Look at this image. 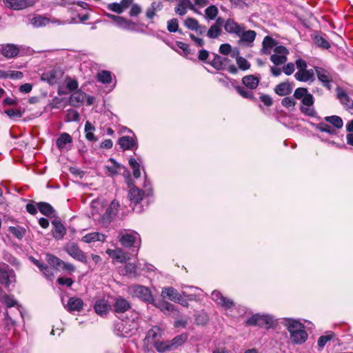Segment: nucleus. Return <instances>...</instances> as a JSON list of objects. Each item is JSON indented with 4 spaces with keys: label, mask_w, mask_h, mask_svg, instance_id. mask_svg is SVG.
Wrapping results in <instances>:
<instances>
[{
    "label": "nucleus",
    "mask_w": 353,
    "mask_h": 353,
    "mask_svg": "<svg viewBox=\"0 0 353 353\" xmlns=\"http://www.w3.org/2000/svg\"><path fill=\"white\" fill-rule=\"evenodd\" d=\"M87 94L81 90L72 93L70 97V104L74 107H79L83 104Z\"/></svg>",
    "instance_id": "nucleus-24"
},
{
    "label": "nucleus",
    "mask_w": 353,
    "mask_h": 353,
    "mask_svg": "<svg viewBox=\"0 0 353 353\" xmlns=\"http://www.w3.org/2000/svg\"><path fill=\"white\" fill-rule=\"evenodd\" d=\"M139 313L130 311L125 319H121L114 324V332L120 337H128L134 334L139 327Z\"/></svg>",
    "instance_id": "nucleus-1"
},
{
    "label": "nucleus",
    "mask_w": 353,
    "mask_h": 353,
    "mask_svg": "<svg viewBox=\"0 0 353 353\" xmlns=\"http://www.w3.org/2000/svg\"><path fill=\"white\" fill-rule=\"evenodd\" d=\"M119 241L124 248H134L138 253L141 247V237L139 233L134 230H123L119 232Z\"/></svg>",
    "instance_id": "nucleus-3"
},
{
    "label": "nucleus",
    "mask_w": 353,
    "mask_h": 353,
    "mask_svg": "<svg viewBox=\"0 0 353 353\" xmlns=\"http://www.w3.org/2000/svg\"><path fill=\"white\" fill-rule=\"evenodd\" d=\"M94 126L92 125L90 122L86 121L85 124V138L88 141L95 142L98 140L97 138L94 134Z\"/></svg>",
    "instance_id": "nucleus-44"
},
{
    "label": "nucleus",
    "mask_w": 353,
    "mask_h": 353,
    "mask_svg": "<svg viewBox=\"0 0 353 353\" xmlns=\"http://www.w3.org/2000/svg\"><path fill=\"white\" fill-rule=\"evenodd\" d=\"M129 164L133 170V176L134 178H139L141 176L140 164L134 158H131L129 160Z\"/></svg>",
    "instance_id": "nucleus-51"
},
{
    "label": "nucleus",
    "mask_w": 353,
    "mask_h": 353,
    "mask_svg": "<svg viewBox=\"0 0 353 353\" xmlns=\"http://www.w3.org/2000/svg\"><path fill=\"white\" fill-rule=\"evenodd\" d=\"M163 334V330L159 326H153L150 329L145 336V340L148 343H154V341H159Z\"/></svg>",
    "instance_id": "nucleus-17"
},
{
    "label": "nucleus",
    "mask_w": 353,
    "mask_h": 353,
    "mask_svg": "<svg viewBox=\"0 0 353 353\" xmlns=\"http://www.w3.org/2000/svg\"><path fill=\"white\" fill-rule=\"evenodd\" d=\"M3 2L7 8L14 10L32 7L35 3L34 0H3Z\"/></svg>",
    "instance_id": "nucleus-10"
},
{
    "label": "nucleus",
    "mask_w": 353,
    "mask_h": 353,
    "mask_svg": "<svg viewBox=\"0 0 353 353\" xmlns=\"http://www.w3.org/2000/svg\"><path fill=\"white\" fill-rule=\"evenodd\" d=\"M324 120L326 122L332 124L333 125L332 128H334L336 130L341 129L343 126V121L342 119L340 117L336 116V115L325 117L324 118Z\"/></svg>",
    "instance_id": "nucleus-39"
},
{
    "label": "nucleus",
    "mask_w": 353,
    "mask_h": 353,
    "mask_svg": "<svg viewBox=\"0 0 353 353\" xmlns=\"http://www.w3.org/2000/svg\"><path fill=\"white\" fill-rule=\"evenodd\" d=\"M313 125L319 131L326 132L330 135L337 134L336 130L325 123L321 122L317 124H313Z\"/></svg>",
    "instance_id": "nucleus-41"
},
{
    "label": "nucleus",
    "mask_w": 353,
    "mask_h": 353,
    "mask_svg": "<svg viewBox=\"0 0 353 353\" xmlns=\"http://www.w3.org/2000/svg\"><path fill=\"white\" fill-rule=\"evenodd\" d=\"M44 276L49 281H53L54 279V273L52 268L46 265L45 266H42V270Z\"/></svg>",
    "instance_id": "nucleus-57"
},
{
    "label": "nucleus",
    "mask_w": 353,
    "mask_h": 353,
    "mask_svg": "<svg viewBox=\"0 0 353 353\" xmlns=\"http://www.w3.org/2000/svg\"><path fill=\"white\" fill-rule=\"evenodd\" d=\"M151 194V189L143 190L137 188H132L128 192V198L131 203L137 204L143 200L145 196H149Z\"/></svg>",
    "instance_id": "nucleus-9"
},
{
    "label": "nucleus",
    "mask_w": 353,
    "mask_h": 353,
    "mask_svg": "<svg viewBox=\"0 0 353 353\" xmlns=\"http://www.w3.org/2000/svg\"><path fill=\"white\" fill-rule=\"evenodd\" d=\"M64 251L71 257L83 263H88L87 256L75 243H68L63 248Z\"/></svg>",
    "instance_id": "nucleus-6"
},
{
    "label": "nucleus",
    "mask_w": 353,
    "mask_h": 353,
    "mask_svg": "<svg viewBox=\"0 0 353 353\" xmlns=\"http://www.w3.org/2000/svg\"><path fill=\"white\" fill-rule=\"evenodd\" d=\"M72 142V139L71 136L68 133L63 132L57 139L56 145L60 150H62L65 148L67 144L71 143Z\"/></svg>",
    "instance_id": "nucleus-31"
},
{
    "label": "nucleus",
    "mask_w": 353,
    "mask_h": 353,
    "mask_svg": "<svg viewBox=\"0 0 353 353\" xmlns=\"http://www.w3.org/2000/svg\"><path fill=\"white\" fill-rule=\"evenodd\" d=\"M193 9V6L190 0H181L178 6L175 8V12L180 16H183L187 12L186 7Z\"/></svg>",
    "instance_id": "nucleus-38"
},
{
    "label": "nucleus",
    "mask_w": 353,
    "mask_h": 353,
    "mask_svg": "<svg viewBox=\"0 0 353 353\" xmlns=\"http://www.w3.org/2000/svg\"><path fill=\"white\" fill-rule=\"evenodd\" d=\"M219 10L214 5H211L205 10V18L208 20H214L217 17Z\"/></svg>",
    "instance_id": "nucleus-49"
},
{
    "label": "nucleus",
    "mask_w": 353,
    "mask_h": 353,
    "mask_svg": "<svg viewBox=\"0 0 353 353\" xmlns=\"http://www.w3.org/2000/svg\"><path fill=\"white\" fill-rule=\"evenodd\" d=\"M294 77L297 81L301 82H313L315 79L312 69L297 71Z\"/></svg>",
    "instance_id": "nucleus-20"
},
{
    "label": "nucleus",
    "mask_w": 353,
    "mask_h": 353,
    "mask_svg": "<svg viewBox=\"0 0 353 353\" xmlns=\"http://www.w3.org/2000/svg\"><path fill=\"white\" fill-rule=\"evenodd\" d=\"M271 61L276 65H280L287 61V57L285 54H274L270 57Z\"/></svg>",
    "instance_id": "nucleus-55"
},
{
    "label": "nucleus",
    "mask_w": 353,
    "mask_h": 353,
    "mask_svg": "<svg viewBox=\"0 0 353 353\" xmlns=\"http://www.w3.org/2000/svg\"><path fill=\"white\" fill-rule=\"evenodd\" d=\"M181 294L172 287L164 288L162 289L161 296L168 298L170 301L181 303Z\"/></svg>",
    "instance_id": "nucleus-19"
},
{
    "label": "nucleus",
    "mask_w": 353,
    "mask_h": 353,
    "mask_svg": "<svg viewBox=\"0 0 353 353\" xmlns=\"http://www.w3.org/2000/svg\"><path fill=\"white\" fill-rule=\"evenodd\" d=\"M2 301L6 304L7 307H12L17 306L19 313L22 316V312L21 310V306L19 305H18L17 301L14 299L13 296L5 295L2 298Z\"/></svg>",
    "instance_id": "nucleus-43"
},
{
    "label": "nucleus",
    "mask_w": 353,
    "mask_h": 353,
    "mask_svg": "<svg viewBox=\"0 0 353 353\" xmlns=\"http://www.w3.org/2000/svg\"><path fill=\"white\" fill-rule=\"evenodd\" d=\"M137 266L135 263H129L125 265L122 270L123 274H130L137 276Z\"/></svg>",
    "instance_id": "nucleus-52"
},
{
    "label": "nucleus",
    "mask_w": 353,
    "mask_h": 353,
    "mask_svg": "<svg viewBox=\"0 0 353 353\" xmlns=\"http://www.w3.org/2000/svg\"><path fill=\"white\" fill-rule=\"evenodd\" d=\"M245 29L243 24L236 23L233 19L228 18L225 20L224 23V30L226 32L230 34H235L236 36L240 35L241 30Z\"/></svg>",
    "instance_id": "nucleus-12"
},
{
    "label": "nucleus",
    "mask_w": 353,
    "mask_h": 353,
    "mask_svg": "<svg viewBox=\"0 0 353 353\" xmlns=\"http://www.w3.org/2000/svg\"><path fill=\"white\" fill-rule=\"evenodd\" d=\"M155 350L159 353L172 351L170 341H154L153 344Z\"/></svg>",
    "instance_id": "nucleus-32"
},
{
    "label": "nucleus",
    "mask_w": 353,
    "mask_h": 353,
    "mask_svg": "<svg viewBox=\"0 0 353 353\" xmlns=\"http://www.w3.org/2000/svg\"><path fill=\"white\" fill-rule=\"evenodd\" d=\"M79 86L78 82L75 79H72L68 77L66 79V87L70 91H74L77 90Z\"/></svg>",
    "instance_id": "nucleus-64"
},
{
    "label": "nucleus",
    "mask_w": 353,
    "mask_h": 353,
    "mask_svg": "<svg viewBox=\"0 0 353 353\" xmlns=\"http://www.w3.org/2000/svg\"><path fill=\"white\" fill-rule=\"evenodd\" d=\"M97 81L103 83H110L112 81L111 72L103 70L98 73Z\"/></svg>",
    "instance_id": "nucleus-50"
},
{
    "label": "nucleus",
    "mask_w": 353,
    "mask_h": 353,
    "mask_svg": "<svg viewBox=\"0 0 353 353\" xmlns=\"http://www.w3.org/2000/svg\"><path fill=\"white\" fill-rule=\"evenodd\" d=\"M130 307L131 304L130 301L121 296L116 298L113 304V309L116 313L123 314L125 312H129Z\"/></svg>",
    "instance_id": "nucleus-14"
},
{
    "label": "nucleus",
    "mask_w": 353,
    "mask_h": 353,
    "mask_svg": "<svg viewBox=\"0 0 353 353\" xmlns=\"http://www.w3.org/2000/svg\"><path fill=\"white\" fill-rule=\"evenodd\" d=\"M336 94L337 97L341 101V103L345 107L352 101V99L349 97L346 92L341 88H338L336 89Z\"/></svg>",
    "instance_id": "nucleus-48"
},
{
    "label": "nucleus",
    "mask_w": 353,
    "mask_h": 353,
    "mask_svg": "<svg viewBox=\"0 0 353 353\" xmlns=\"http://www.w3.org/2000/svg\"><path fill=\"white\" fill-rule=\"evenodd\" d=\"M108 307L109 305L107 303V301L104 299H100L96 301L94 308L97 314L103 316L107 313Z\"/></svg>",
    "instance_id": "nucleus-36"
},
{
    "label": "nucleus",
    "mask_w": 353,
    "mask_h": 353,
    "mask_svg": "<svg viewBox=\"0 0 353 353\" xmlns=\"http://www.w3.org/2000/svg\"><path fill=\"white\" fill-rule=\"evenodd\" d=\"M212 299L216 303L217 305L221 306L225 310L230 309L234 305V301L224 296L219 291L214 290L211 294Z\"/></svg>",
    "instance_id": "nucleus-8"
},
{
    "label": "nucleus",
    "mask_w": 353,
    "mask_h": 353,
    "mask_svg": "<svg viewBox=\"0 0 353 353\" xmlns=\"http://www.w3.org/2000/svg\"><path fill=\"white\" fill-rule=\"evenodd\" d=\"M8 230L12 235L19 239H22L26 233V230L19 226H10Z\"/></svg>",
    "instance_id": "nucleus-53"
},
{
    "label": "nucleus",
    "mask_w": 353,
    "mask_h": 353,
    "mask_svg": "<svg viewBox=\"0 0 353 353\" xmlns=\"http://www.w3.org/2000/svg\"><path fill=\"white\" fill-rule=\"evenodd\" d=\"M20 52L19 46L13 43H6L0 45V52L7 59L16 57Z\"/></svg>",
    "instance_id": "nucleus-13"
},
{
    "label": "nucleus",
    "mask_w": 353,
    "mask_h": 353,
    "mask_svg": "<svg viewBox=\"0 0 353 353\" xmlns=\"http://www.w3.org/2000/svg\"><path fill=\"white\" fill-rule=\"evenodd\" d=\"M109 161L112 163V165L107 166V168L112 174H117L122 170L126 171L125 168L118 163L114 159H110Z\"/></svg>",
    "instance_id": "nucleus-47"
},
{
    "label": "nucleus",
    "mask_w": 353,
    "mask_h": 353,
    "mask_svg": "<svg viewBox=\"0 0 353 353\" xmlns=\"http://www.w3.org/2000/svg\"><path fill=\"white\" fill-rule=\"evenodd\" d=\"M239 34L238 37L240 38L241 41L247 43L248 45L254 42L256 36L255 31L252 30H245V29L241 30Z\"/></svg>",
    "instance_id": "nucleus-29"
},
{
    "label": "nucleus",
    "mask_w": 353,
    "mask_h": 353,
    "mask_svg": "<svg viewBox=\"0 0 353 353\" xmlns=\"http://www.w3.org/2000/svg\"><path fill=\"white\" fill-rule=\"evenodd\" d=\"M236 64L239 69L242 70H246L250 68V63L242 57H236Z\"/></svg>",
    "instance_id": "nucleus-58"
},
{
    "label": "nucleus",
    "mask_w": 353,
    "mask_h": 353,
    "mask_svg": "<svg viewBox=\"0 0 353 353\" xmlns=\"http://www.w3.org/2000/svg\"><path fill=\"white\" fill-rule=\"evenodd\" d=\"M128 292L132 297L138 298L143 301L152 304L154 302L153 296L150 289L141 285H132L128 287Z\"/></svg>",
    "instance_id": "nucleus-4"
},
{
    "label": "nucleus",
    "mask_w": 353,
    "mask_h": 353,
    "mask_svg": "<svg viewBox=\"0 0 353 353\" xmlns=\"http://www.w3.org/2000/svg\"><path fill=\"white\" fill-rule=\"evenodd\" d=\"M188 334L185 333H183L181 334L176 336L172 340H170V342L172 350L181 346L188 340Z\"/></svg>",
    "instance_id": "nucleus-37"
},
{
    "label": "nucleus",
    "mask_w": 353,
    "mask_h": 353,
    "mask_svg": "<svg viewBox=\"0 0 353 353\" xmlns=\"http://www.w3.org/2000/svg\"><path fill=\"white\" fill-rule=\"evenodd\" d=\"M152 304L165 314H169L174 310V305L163 299L159 301L154 299V302Z\"/></svg>",
    "instance_id": "nucleus-23"
},
{
    "label": "nucleus",
    "mask_w": 353,
    "mask_h": 353,
    "mask_svg": "<svg viewBox=\"0 0 353 353\" xmlns=\"http://www.w3.org/2000/svg\"><path fill=\"white\" fill-rule=\"evenodd\" d=\"M54 226L53 236L57 239H61L66 233V229L65 226L58 221H52Z\"/></svg>",
    "instance_id": "nucleus-30"
},
{
    "label": "nucleus",
    "mask_w": 353,
    "mask_h": 353,
    "mask_svg": "<svg viewBox=\"0 0 353 353\" xmlns=\"http://www.w3.org/2000/svg\"><path fill=\"white\" fill-rule=\"evenodd\" d=\"M307 333L305 330V328L299 330V331L294 332L290 334V339L294 344H302L305 342L307 339Z\"/></svg>",
    "instance_id": "nucleus-21"
},
{
    "label": "nucleus",
    "mask_w": 353,
    "mask_h": 353,
    "mask_svg": "<svg viewBox=\"0 0 353 353\" xmlns=\"http://www.w3.org/2000/svg\"><path fill=\"white\" fill-rule=\"evenodd\" d=\"M293 97L296 99H301V105L299 109L302 114L311 117L316 115V111L314 107V98L313 95L308 92L305 88H298L294 92Z\"/></svg>",
    "instance_id": "nucleus-2"
},
{
    "label": "nucleus",
    "mask_w": 353,
    "mask_h": 353,
    "mask_svg": "<svg viewBox=\"0 0 353 353\" xmlns=\"http://www.w3.org/2000/svg\"><path fill=\"white\" fill-rule=\"evenodd\" d=\"M118 143L123 150H130L137 145L136 139L128 136H123L119 139Z\"/></svg>",
    "instance_id": "nucleus-26"
},
{
    "label": "nucleus",
    "mask_w": 353,
    "mask_h": 353,
    "mask_svg": "<svg viewBox=\"0 0 353 353\" xmlns=\"http://www.w3.org/2000/svg\"><path fill=\"white\" fill-rule=\"evenodd\" d=\"M334 337L332 332L327 333L325 335L320 336L318 339L317 344L319 350H322L325 344Z\"/></svg>",
    "instance_id": "nucleus-54"
},
{
    "label": "nucleus",
    "mask_w": 353,
    "mask_h": 353,
    "mask_svg": "<svg viewBox=\"0 0 353 353\" xmlns=\"http://www.w3.org/2000/svg\"><path fill=\"white\" fill-rule=\"evenodd\" d=\"M237 92L243 98L252 99H254V94L252 91H249L243 87H236Z\"/></svg>",
    "instance_id": "nucleus-61"
},
{
    "label": "nucleus",
    "mask_w": 353,
    "mask_h": 353,
    "mask_svg": "<svg viewBox=\"0 0 353 353\" xmlns=\"http://www.w3.org/2000/svg\"><path fill=\"white\" fill-rule=\"evenodd\" d=\"M199 24V21L192 17H188L184 21V26L190 30L195 31V30L197 29Z\"/></svg>",
    "instance_id": "nucleus-56"
},
{
    "label": "nucleus",
    "mask_w": 353,
    "mask_h": 353,
    "mask_svg": "<svg viewBox=\"0 0 353 353\" xmlns=\"http://www.w3.org/2000/svg\"><path fill=\"white\" fill-rule=\"evenodd\" d=\"M15 281V273L8 265H4L0 267V283L6 288Z\"/></svg>",
    "instance_id": "nucleus-7"
},
{
    "label": "nucleus",
    "mask_w": 353,
    "mask_h": 353,
    "mask_svg": "<svg viewBox=\"0 0 353 353\" xmlns=\"http://www.w3.org/2000/svg\"><path fill=\"white\" fill-rule=\"evenodd\" d=\"M245 323L248 325L259 326L268 329L273 326L274 319L272 316L268 314H256L249 318Z\"/></svg>",
    "instance_id": "nucleus-5"
},
{
    "label": "nucleus",
    "mask_w": 353,
    "mask_h": 353,
    "mask_svg": "<svg viewBox=\"0 0 353 353\" xmlns=\"http://www.w3.org/2000/svg\"><path fill=\"white\" fill-rule=\"evenodd\" d=\"M281 323L286 327L290 334L305 328V325L302 323L293 319H284Z\"/></svg>",
    "instance_id": "nucleus-18"
},
{
    "label": "nucleus",
    "mask_w": 353,
    "mask_h": 353,
    "mask_svg": "<svg viewBox=\"0 0 353 353\" xmlns=\"http://www.w3.org/2000/svg\"><path fill=\"white\" fill-rule=\"evenodd\" d=\"M314 40L318 46L324 49H328L330 47L329 42L322 37L315 36Z\"/></svg>",
    "instance_id": "nucleus-59"
},
{
    "label": "nucleus",
    "mask_w": 353,
    "mask_h": 353,
    "mask_svg": "<svg viewBox=\"0 0 353 353\" xmlns=\"http://www.w3.org/2000/svg\"><path fill=\"white\" fill-rule=\"evenodd\" d=\"M58 72L55 70H50L49 72H44L41 76V79L44 81H47L50 85H54L58 83L59 77Z\"/></svg>",
    "instance_id": "nucleus-35"
},
{
    "label": "nucleus",
    "mask_w": 353,
    "mask_h": 353,
    "mask_svg": "<svg viewBox=\"0 0 353 353\" xmlns=\"http://www.w3.org/2000/svg\"><path fill=\"white\" fill-rule=\"evenodd\" d=\"M294 83L292 82L285 81L276 85L274 88V92L279 96H287L292 92Z\"/></svg>",
    "instance_id": "nucleus-15"
},
{
    "label": "nucleus",
    "mask_w": 353,
    "mask_h": 353,
    "mask_svg": "<svg viewBox=\"0 0 353 353\" xmlns=\"http://www.w3.org/2000/svg\"><path fill=\"white\" fill-rule=\"evenodd\" d=\"M262 52L265 54H270L272 49L276 45L274 39L269 36H266L263 41Z\"/></svg>",
    "instance_id": "nucleus-33"
},
{
    "label": "nucleus",
    "mask_w": 353,
    "mask_h": 353,
    "mask_svg": "<svg viewBox=\"0 0 353 353\" xmlns=\"http://www.w3.org/2000/svg\"><path fill=\"white\" fill-rule=\"evenodd\" d=\"M106 253L113 259H116L117 261L121 263H125L128 259V255L123 252L121 249L117 248L114 250L108 249Z\"/></svg>",
    "instance_id": "nucleus-22"
},
{
    "label": "nucleus",
    "mask_w": 353,
    "mask_h": 353,
    "mask_svg": "<svg viewBox=\"0 0 353 353\" xmlns=\"http://www.w3.org/2000/svg\"><path fill=\"white\" fill-rule=\"evenodd\" d=\"M260 81V77L254 75L245 76L242 79L243 83L248 88L254 90L257 88Z\"/></svg>",
    "instance_id": "nucleus-28"
},
{
    "label": "nucleus",
    "mask_w": 353,
    "mask_h": 353,
    "mask_svg": "<svg viewBox=\"0 0 353 353\" xmlns=\"http://www.w3.org/2000/svg\"><path fill=\"white\" fill-rule=\"evenodd\" d=\"M296 103L294 97H286L281 100V105L286 108L294 107Z\"/></svg>",
    "instance_id": "nucleus-62"
},
{
    "label": "nucleus",
    "mask_w": 353,
    "mask_h": 353,
    "mask_svg": "<svg viewBox=\"0 0 353 353\" xmlns=\"http://www.w3.org/2000/svg\"><path fill=\"white\" fill-rule=\"evenodd\" d=\"M37 208L41 214L47 216L52 215L54 211L52 206L46 202L38 203Z\"/></svg>",
    "instance_id": "nucleus-42"
},
{
    "label": "nucleus",
    "mask_w": 353,
    "mask_h": 353,
    "mask_svg": "<svg viewBox=\"0 0 353 353\" xmlns=\"http://www.w3.org/2000/svg\"><path fill=\"white\" fill-rule=\"evenodd\" d=\"M314 70L317 75L318 79L325 88L330 89L331 83L333 81L331 73L328 70L321 67H314Z\"/></svg>",
    "instance_id": "nucleus-11"
},
{
    "label": "nucleus",
    "mask_w": 353,
    "mask_h": 353,
    "mask_svg": "<svg viewBox=\"0 0 353 353\" xmlns=\"http://www.w3.org/2000/svg\"><path fill=\"white\" fill-rule=\"evenodd\" d=\"M83 307V301L81 299L76 296L70 297L65 308L70 312H80Z\"/></svg>",
    "instance_id": "nucleus-16"
},
{
    "label": "nucleus",
    "mask_w": 353,
    "mask_h": 353,
    "mask_svg": "<svg viewBox=\"0 0 353 353\" xmlns=\"http://www.w3.org/2000/svg\"><path fill=\"white\" fill-rule=\"evenodd\" d=\"M167 28L170 32H181V31L179 30L178 20H177V19H175V18L168 21Z\"/></svg>",
    "instance_id": "nucleus-60"
},
{
    "label": "nucleus",
    "mask_w": 353,
    "mask_h": 353,
    "mask_svg": "<svg viewBox=\"0 0 353 353\" xmlns=\"http://www.w3.org/2000/svg\"><path fill=\"white\" fill-rule=\"evenodd\" d=\"M117 26L119 28H123L125 30L134 31L136 30L137 24L130 19H127L123 17H120V18L117 23Z\"/></svg>",
    "instance_id": "nucleus-34"
},
{
    "label": "nucleus",
    "mask_w": 353,
    "mask_h": 353,
    "mask_svg": "<svg viewBox=\"0 0 353 353\" xmlns=\"http://www.w3.org/2000/svg\"><path fill=\"white\" fill-rule=\"evenodd\" d=\"M50 22V19L49 18L42 15L35 16L30 21V23L35 28L46 26Z\"/></svg>",
    "instance_id": "nucleus-40"
},
{
    "label": "nucleus",
    "mask_w": 353,
    "mask_h": 353,
    "mask_svg": "<svg viewBox=\"0 0 353 353\" xmlns=\"http://www.w3.org/2000/svg\"><path fill=\"white\" fill-rule=\"evenodd\" d=\"M228 61L229 59L228 58L221 57L218 54H214V59L208 63H210L215 69L221 70L225 68Z\"/></svg>",
    "instance_id": "nucleus-25"
},
{
    "label": "nucleus",
    "mask_w": 353,
    "mask_h": 353,
    "mask_svg": "<svg viewBox=\"0 0 353 353\" xmlns=\"http://www.w3.org/2000/svg\"><path fill=\"white\" fill-rule=\"evenodd\" d=\"M108 9L114 12L117 14H121L123 12V10L120 4V3H109L107 6Z\"/></svg>",
    "instance_id": "nucleus-63"
},
{
    "label": "nucleus",
    "mask_w": 353,
    "mask_h": 353,
    "mask_svg": "<svg viewBox=\"0 0 353 353\" xmlns=\"http://www.w3.org/2000/svg\"><path fill=\"white\" fill-rule=\"evenodd\" d=\"M105 236L100 232H94L85 234L82 237V241L85 243H90L95 241H105Z\"/></svg>",
    "instance_id": "nucleus-27"
},
{
    "label": "nucleus",
    "mask_w": 353,
    "mask_h": 353,
    "mask_svg": "<svg viewBox=\"0 0 353 353\" xmlns=\"http://www.w3.org/2000/svg\"><path fill=\"white\" fill-rule=\"evenodd\" d=\"M46 260L53 268L58 269L61 267L63 261L52 254H46Z\"/></svg>",
    "instance_id": "nucleus-45"
},
{
    "label": "nucleus",
    "mask_w": 353,
    "mask_h": 353,
    "mask_svg": "<svg viewBox=\"0 0 353 353\" xmlns=\"http://www.w3.org/2000/svg\"><path fill=\"white\" fill-rule=\"evenodd\" d=\"M222 33V29L219 26L212 25L206 32V35L210 39H218Z\"/></svg>",
    "instance_id": "nucleus-46"
}]
</instances>
